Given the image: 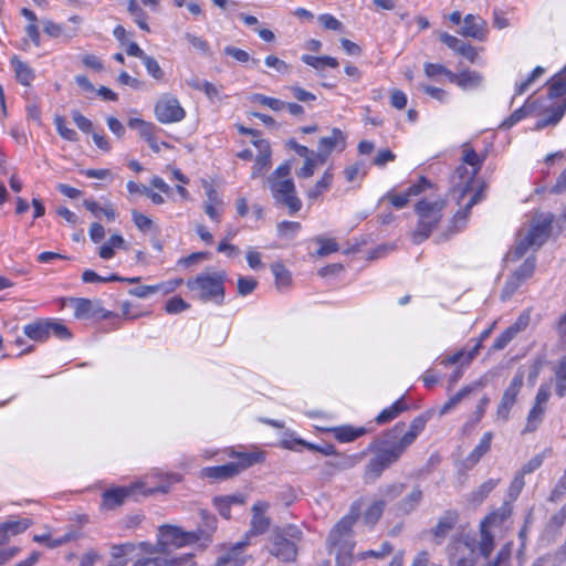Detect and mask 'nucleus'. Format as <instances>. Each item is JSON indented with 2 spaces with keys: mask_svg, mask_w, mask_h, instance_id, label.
<instances>
[{
  "mask_svg": "<svg viewBox=\"0 0 566 566\" xmlns=\"http://www.w3.org/2000/svg\"><path fill=\"white\" fill-rule=\"evenodd\" d=\"M485 21L478 15L467 14L460 34L467 38L483 40L485 38Z\"/></svg>",
  "mask_w": 566,
  "mask_h": 566,
  "instance_id": "nucleus-18",
  "label": "nucleus"
},
{
  "mask_svg": "<svg viewBox=\"0 0 566 566\" xmlns=\"http://www.w3.org/2000/svg\"><path fill=\"white\" fill-rule=\"evenodd\" d=\"M548 84L547 97L552 104L546 106L547 115L537 122V128L557 124L566 112V66Z\"/></svg>",
  "mask_w": 566,
  "mask_h": 566,
  "instance_id": "nucleus-3",
  "label": "nucleus"
},
{
  "mask_svg": "<svg viewBox=\"0 0 566 566\" xmlns=\"http://www.w3.org/2000/svg\"><path fill=\"white\" fill-rule=\"evenodd\" d=\"M190 560V554L175 558L146 557L136 560L132 566H184Z\"/></svg>",
  "mask_w": 566,
  "mask_h": 566,
  "instance_id": "nucleus-23",
  "label": "nucleus"
},
{
  "mask_svg": "<svg viewBox=\"0 0 566 566\" xmlns=\"http://www.w3.org/2000/svg\"><path fill=\"white\" fill-rule=\"evenodd\" d=\"M482 199V189L474 192V195L470 198L469 202L465 205L464 209L458 211L453 217V230L452 232H457L467 221L468 214L470 213L471 208L476 205Z\"/></svg>",
  "mask_w": 566,
  "mask_h": 566,
  "instance_id": "nucleus-32",
  "label": "nucleus"
},
{
  "mask_svg": "<svg viewBox=\"0 0 566 566\" xmlns=\"http://www.w3.org/2000/svg\"><path fill=\"white\" fill-rule=\"evenodd\" d=\"M266 549L275 557L283 553V533L279 527L272 531Z\"/></svg>",
  "mask_w": 566,
  "mask_h": 566,
  "instance_id": "nucleus-43",
  "label": "nucleus"
},
{
  "mask_svg": "<svg viewBox=\"0 0 566 566\" xmlns=\"http://www.w3.org/2000/svg\"><path fill=\"white\" fill-rule=\"evenodd\" d=\"M200 515L203 528H198L197 531L205 532L206 535L201 539L211 541V533L217 528V518L205 510L200 511Z\"/></svg>",
  "mask_w": 566,
  "mask_h": 566,
  "instance_id": "nucleus-49",
  "label": "nucleus"
},
{
  "mask_svg": "<svg viewBox=\"0 0 566 566\" xmlns=\"http://www.w3.org/2000/svg\"><path fill=\"white\" fill-rule=\"evenodd\" d=\"M492 432H485L481 438L479 444L472 450V452L467 457V463L475 465L480 459L489 452L491 448Z\"/></svg>",
  "mask_w": 566,
  "mask_h": 566,
  "instance_id": "nucleus-30",
  "label": "nucleus"
},
{
  "mask_svg": "<svg viewBox=\"0 0 566 566\" xmlns=\"http://www.w3.org/2000/svg\"><path fill=\"white\" fill-rule=\"evenodd\" d=\"M335 438L339 442H352L355 439L366 433V429L363 427L354 428L350 426H343L334 429Z\"/></svg>",
  "mask_w": 566,
  "mask_h": 566,
  "instance_id": "nucleus-34",
  "label": "nucleus"
},
{
  "mask_svg": "<svg viewBox=\"0 0 566 566\" xmlns=\"http://www.w3.org/2000/svg\"><path fill=\"white\" fill-rule=\"evenodd\" d=\"M424 73L428 77H434L437 75H444L450 81V76L453 72L441 64L426 63L424 64Z\"/></svg>",
  "mask_w": 566,
  "mask_h": 566,
  "instance_id": "nucleus-64",
  "label": "nucleus"
},
{
  "mask_svg": "<svg viewBox=\"0 0 566 566\" xmlns=\"http://www.w3.org/2000/svg\"><path fill=\"white\" fill-rule=\"evenodd\" d=\"M11 66L14 71L15 78L20 84L28 86L34 80L33 70L17 56L11 59Z\"/></svg>",
  "mask_w": 566,
  "mask_h": 566,
  "instance_id": "nucleus-27",
  "label": "nucleus"
},
{
  "mask_svg": "<svg viewBox=\"0 0 566 566\" xmlns=\"http://www.w3.org/2000/svg\"><path fill=\"white\" fill-rule=\"evenodd\" d=\"M285 207L291 214L298 212L302 208V201L296 196L294 184L290 179H285Z\"/></svg>",
  "mask_w": 566,
  "mask_h": 566,
  "instance_id": "nucleus-33",
  "label": "nucleus"
},
{
  "mask_svg": "<svg viewBox=\"0 0 566 566\" xmlns=\"http://www.w3.org/2000/svg\"><path fill=\"white\" fill-rule=\"evenodd\" d=\"M24 335L35 342H45L49 338L48 319H38L23 328Z\"/></svg>",
  "mask_w": 566,
  "mask_h": 566,
  "instance_id": "nucleus-26",
  "label": "nucleus"
},
{
  "mask_svg": "<svg viewBox=\"0 0 566 566\" xmlns=\"http://www.w3.org/2000/svg\"><path fill=\"white\" fill-rule=\"evenodd\" d=\"M54 124H55L57 133L60 134V136L62 138H64L66 140H70V142L77 140V138H78L77 133L74 129L69 128L65 125V120H64V118L62 116H56L54 118Z\"/></svg>",
  "mask_w": 566,
  "mask_h": 566,
  "instance_id": "nucleus-53",
  "label": "nucleus"
},
{
  "mask_svg": "<svg viewBox=\"0 0 566 566\" xmlns=\"http://www.w3.org/2000/svg\"><path fill=\"white\" fill-rule=\"evenodd\" d=\"M385 506V500H377L373 502L363 515L365 524L374 526L381 517Z\"/></svg>",
  "mask_w": 566,
  "mask_h": 566,
  "instance_id": "nucleus-35",
  "label": "nucleus"
},
{
  "mask_svg": "<svg viewBox=\"0 0 566 566\" xmlns=\"http://www.w3.org/2000/svg\"><path fill=\"white\" fill-rule=\"evenodd\" d=\"M554 221L552 213L541 214L533 220L532 226L525 233L518 234V241L511 254L513 260H520L532 247H541L549 235L551 226Z\"/></svg>",
  "mask_w": 566,
  "mask_h": 566,
  "instance_id": "nucleus-5",
  "label": "nucleus"
},
{
  "mask_svg": "<svg viewBox=\"0 0 566 566\" xmlns=\"http://www.w3.org/2000/svg\"><path fill=\"white\" fill-rule=\"evenodd\" d=\"M484 384L480 380L472 385L464 386L455 395H453L440 409V415H446L452 410L460 401L468 397L475 388L483 387Z\"/></svg>",
  "mask_w": 566,
  "mask_h": 566,
  "instance_id": "nucleus-29",
  "label": "nucleus"
},
{
  "mask_svg": "<svg viewBox=\"0 0 566 566\" xmlns=\"http://www.w3.org/2000/svg\"><path fill=\"white\" fill-rule=\"evenodd\" d=\"M345 145L346 139L342 130L333 128L329 136H325L319 139L317 148L331 154L334 149L342 151L345 148Z\"/></svg>",
  "mask_w": 566,
  "mask_h": 566,
  "instance_id": "nucleus-25",
  "label": "nucleus"
},
{
  "mask_svg": "<svg viewBox=\"0 0 566 566\" xmlns=\"http://www.w3.org/2000/svg\"><path fill=\"white\" fill-rule=\"evenodd\" d=\"M447 202L443 199L436 201L420 200L417 202L415 210L419 217L416 229L412 232V241L419 244L427 240L442 217V210Z\"/></svg>",
  "mask_w": 566,
  "mask_h": 566,
  "instance_id": "nucleus-2",
  "label": "nucleus"
},
{
  "mask_svg": "<svg viewBox=\"0 0 566 566\" xmlns=\"http://www.w3.org/2000/svg\"><path fill=\"white\" fill-rule=\"evenodd\" d=\"M428 420L429 416L419 415L411 421L408 430H405V422H397L391 429L387 430L381 439L382 447L378 449L366 465V479L375 481L387 468L397 462L424 430Z\"/></svg>",
  "mask_w": 566,
  "mask_h": 566,
  "instance_id": "nucleus-1",
  "label": "nucleus"
},
{
  "mask_svg": "<svg viewBox=\"0 0 566 566\" xmlns=\"http://www.w3.org/2000/svg\"><path fill=\"white\" fill-rule=\"evenodd\" d=\"M268 507H269V504L265 502H256L252 506L253 515L251 518V528L247 533L245 539L249 541V536L260 535V534L265 533L269 530V527L271 525V521L264 514L265 511L268 510Z\"/></svg>",
  "mask_w": 566,
  "mask_h": 566,
  "instance_id": "nucleus-14",
  "label": "nucleus"
},
{
  "mask_svg": "<svg viewBox=\"0 0 566 566\" xmlns=\"http://www.w3.org/2000/svg\"><path fill=\"white\" fill-rule=\"evenodd\" d=\"M545 72V70L542 67V66H536L533 72L531 73V75L523 82H521L520 84L516 85V88H515V94L516 95H522L524 92H526V90L530 87V85L536 80L541 75H543Z\"/></svg>",
  "mask_w": 566,
  "mask_h": 566,
  "instance_id": "nucleus-63",
  "label": "nucleus"
},
{
  "mask_svg": "<svg viewBox=\"0 0 566 566\" xmlns=\"http://www.w3.org/2000/svg\"><path fill=\"white\" fill-rule=\"evenodd\" d=\"M258 286V281L252 276H239L238 293L241 296L251 294Z\"/></svg>",
  "mask_w": 566,
  "mask_h": 566,
  "instance_id": "nucleus-59",
  "label": "nucleus"
},
{
  "mask_svg": "<svg viewBox=\"0 0 566 566\" xmlns=\"http://www.w3.org/2000/svg\"><path fill=\"white\" fill-rule=\"evenodd\" d=\"M188 85L197 91H202L211 101L219 97L220 90L211 82L193 77L187 81Z\"/></svg>",
  "mask_w": 566,
  "mask_h": 566,
  "instance_id": "nucleus-37",
  "label": "nucleus"
},
{
  "mask_svg": "<svg viewBox=\"0 0 566 566\" xmlns=\"http://www.w3.org/2000/svg\"><path fill=\"white\" fill-rule=\"evenodd\" d=\"M265 185L269 187L272 197L277 205L283 203V164L266 178Z\"/></svg>",
  "mask_w": 566,
  "mask_h": 566,
  "instance_id": "nucleus-24",
  "label": "nucleus"
},
{
  "mask_svg": "<svg viewBox=\"0 0 566 566\" xmlns=\"http://www.w3.org/2000/svg\"><path fill=\"white\" fill-rule=\"evenodd\" d=\"M440 40L451 50L457 52L458 54L464 56L471 63H475L479 59V53L474 46L469 43L463 42L462 40L453 36L449 33H442L440 35Z\"/></svg>",
  "mask_w": 566,
  "mask_h": 566,
  "instance_id": "nucleus-17",
  "label": "nucleus"
},
{
  "mask_svg": "<svg viewBox=\"0 0 566 566\" xmlns=\"http://www.w3.org/2000/svg\"><path fill=\"white\" fill-rule=\"evenodd\" d=\"M143 63L150 76H153L155 80H163L164 71L153 56L147 55L144 57Z\"/></svg>",
  "mask_w": 566,
  "mask_h": 566,
  "instance_id": "nucleus-62",
  "label": "nucleus"
},
{
  "mask_svg": "<svg viewBox=\"0 0 566 566\" xmlns=\"http://www.w3.org/2000/svg\"><path fill=\"white\" fill-rule=\"evenodd\" d=\"M1 524L3 525L2 528H4L8 535L11 537L23 533L31 526L32 522L29 518H22L18 521H6Z\"/></svg>",
  "mask_w": 566,
  "mask_h": 566,
  "instance_id": "nucleus-45",
  "label": "nucleus"
},
{
  "mask_svg": "<svg viewBox=\"0 0 566 566\" xmlns=\"http://www.w3.org/2000/svg\"><path fill=\"white\" fill-rule=\"evenodd\" d=\"M476 175V170L473 168H467L464 164L460 165L454 170L451 177V181L453 185V191L458 190L460 192L459 200H461L471 190V185Z\"/></svg>",
  "mask_w": 566,
  "mask_h": 566,
  "instance_id": "nucleus-15",
  "label": "nucleus"
},
{
  "mask_svg": "<svg viewBox=\"0 0 566 566\" xmlns=\"http://www.w3.org/2000/svg\"><path fill=\"white\" fill-rule=\"evenodd\" d=\"M499 480L490 479L482 483L475 491L471 493V501L481 503L490 492L497 485Z\"/></svg>",
  "mask_w": 566,
  "mask_h": 566,
  "instance_id": "nucleus-46",
  "label": "nucleus"
},
{
  "mask_svg": "<svg viewBox=\"0 0 566 566\" xmlns=\"http://www.w3.org/2000/svg\"><path fill=\"white\" fill-rule=\"evenodd\" d=\"M513 544L511 542L502 545L492 560L486 562L485 566H510Z\"/></svg>",
  "mask_w": 566,
  "mask_h": 566,
  "instance_id": "nucleus-40",
  "label": "nucleus"
},
{
  "mask_svg": "<svg viewBox=\"0 0 566 566\" xmlns=\"http://www.w3.org/2000/svg\"><path fill=\"white\" fill-rule=\"evenodd\" d=\"M522 281L515 276L514 274H512L505 282L502 291H501V294H500V297L502 301H507L509 298L512 297V295L520 289V286L522 285Z\"/></svg>",
  "mask_w": 566,
  "mask_h": 566,
  "instance_id": "nucleus-51",
  "label": "nucleus"
},
{
  "mask_svg": "<svg viewBox=\"0 0 566 566\" xmlns=\"http://www.w3.org/2000/svg\"><path fill=\"white\" fill-rule=\"evenodd\" d=\"M462 159L464 165L471 166V168L479 172L483 164L484 157L481 158L474 149L465 147L463 149Z\"/></svg>",
  "mask_w": 566,
  "mask_h": 566,
  "instance_id": "nucleus-54",
  "label": "nucleus"
},
{
  "mask_svg": "<svg viewBox=\"0 0 566 566\" xmlns=\"http://www.w3.org/2000/svg\"><path fill=\"white\" fill-rule=\"evenodd\" d=\"M315 242L319 244V248L315 252L317 256H326L333 252H337L339 247L334 239H325L318 237L315 239Z\"/></svg>",
  "mask_w": 566,
  "mask_h": 566,
  "instance_id": "nucleus-50",
  "label": "nucleus"
},
{
  "mask_svg": "<svg viewBox=\"0 0 566 566\" xmlns=\"http://www.w3.org/2000/svg\"><path fill=\"white\" fill-rule=\"evenodd\" d=\"M128 12L134 17L135 22L142 30L149 31L147 14L135 0H130L127 7Z\"/></svg>",
  "mask_w": 566,
  "mask_h": 566,
  "instance_id": "nucleus-44",
  "label": "nucleus"
},
{
  "mask_svg": "<svg viewBox=\"0 0 566 566\" xmlns=\"http://www.w3.org/2000/svg\"><path fill=\"white\" fill-rule=\"evenodd\" d=\"M333 174L326 170L322 178L307 190V197L312 200L318 198L324 191L328 190L332 186Z\"/></svg>",
  "mask_w": 566,
  "mask_h": 566,
  "instance_id": "nucleus-39",
  "label": "nucleus"
},
{
  "mask_svg": "<svg viewBox=\"0 0 566 566\" xmlns=\"http://www.w3.org/2000/svg\"><path fill=\"white\" fill-rule=\"evenodd\" d=\"M407 405L403 402L402 398L395 401L390 407L384 409L377 417V424H385L395 418H397L402 411L407 410Z\"/></svg>",
  "mask_w": 566,
  "mask_h": 566,
  "instance_id": "nucleus-31",
  "label": "nucleus"
},
{
  "mask_svg": "<svg viewBox=\"0 0 566 566\" xmlns=\"http://www.w3.org/2000/svg\"><path fill=\"white\" fill-rule=\"evenodd\" d=\"M512 514V507L509 503H504L499 510L485 516L481 522L488 526H499Z\"/></svg>",
  "mask_w": 566,
  "mask_h": 566,
  "instance_id": "nucleus-36",
  "label": "nucleus"
},
{
  "mask_svg": "<svg viewBox=\"0 0 566 566\" xmlns=\"http://www.w3.org/2000/svg\"><path fill=\"white\" fill-rule=\"evenodd\" d=\"M249 98L252 103L270 107L273 111H280L283 106V102H281L280 99L272 98L262 94H253Z\"/></svg>",
  "mask_w": 566,
  "mask_h": 566,
  "instance_id": "nucleus-57",
  "label": "nucleus"
},
{
  "mask_svg": "<svg viewBox=\"0 0 566 566\" xmlns=\"http://www.w3.org/2000/svg\"><path fill=\"white\" fill-rule=\"evenodd\" d=\"M74 315L77 318H94L101 316L102 318L112 317L114 314L104 310L99 301H91L87 298L74 300Z\"/></svg>",
  "mask_w": 566,
  "mask_h": 566,
  "instance_id": "nucleus-12",
  "label": "nucleus"
},
{
  "mask_svg": "<svg viewBox=\"0 0 566 566\" xmlns=\"http://www.w3.org/2000/svg\"><path fill=\"white\" fill-rule=\"evenodd\" d=\"M551 449H545L543 452L531 458L521 469L523 475L531 474L537 469H539L544 462V460L551 454Z\"/></svg>",
  "mask_w": 566,
  "mask_h": 566,
  "instance_id": "nucleus-42",
  "label": "nucleus"
},
{
  "mask_svg": "<svg viewBox=\"0 0 566 566\" xmlns=\"http://www.w3.org/2000/svg\"><path fill=\"white\" fill-rule=\"evenodd\" d=\"M155 115L160 123L170 124L181 122L186 112L176 97L166 94L156 103Z\"/></svg>",
  "mask_w": 566,
  "mask_h": 566,
  "instance_id": "nucleus-9",
  "label": "nucleus"
},
{
  "mask_svg": "<svg viewBox=\"0 0 566 566\" xmlns=\"http://www.w3.org/2000/svg\"><path fill=\"white\" fill-rule=\"evenodd\" d=\"M394 552V546L389 542H384L379 549H370L363 552L359 556L361 559L374 557L378 559H382L386 556L390 555Z\"/></svg>",
  "mask_w": 566,
  "mask_h": 566,
  "instance_id": "nucleus-55",
  "label": "nucleus"
},
{
  "mask_svg": "<svg viewBox=\"0 0 566 566\" xmlns=\"http://www.w3.org/2000/svg\"><path fill=\"white\" fill-rule=\"evenodd\" d=\"M422 497V491L417 486L397 504V510L402 514H410L420 505Z\"/></svg>",
  "mask_w": 566,
  "mask_h": 566,
  "instance_id": "nucleus-28",
  "label": "nucleus"
},
{
  "mask_svg": "<svg viewBox=\"0 0 566 566\" xmlns=\"http://www.w3.org/2000/svg\"><path fill=\"white\" fill-rule=\"evenodd\" d=\"M223 52L226 55L231 56L241 63H248L251 61L254 66H258L260 63L258 59H251L247 51L235 46H226Z\"/></svg>",
  "mask_w": 566,
  "mask_h": 566,
  "instance_id": "nucleus-48",
  "label": "nucleus"
},
{
  "mask_svg": "<svg viewBox=\"0 0 566 566\" xmlns=\"http://www.w3.org/2000/svg\"><path fill=\"white\" fill-rule=\"evenodd\" d=\"M48 329H49V337L51 335H54L60 339L71 338V332L69 331V328L64 324H62L57 321L48 319Z\"/></svg>",
  "mask_w": 566,
  "mask_h": 566,
  "instance_id": "nucleus-56",
  "label": "nucleus"
},
{
  "mask_svg": "<svg viewBox=\"0 0 566 566\" xmlns=\"http://www.w3.org/2000/svg\"><path fill=\"white\" fill-rule=\"evenodd\" d=\"M524 476L521 472H516L515 476L513 478L511 484H510V488H509V497L511 500H516L517 496L521 494L524 485H525V481H524Z\"/></svg>",
  "mask_w": 566,
  "mask_h": 566,
  "instance_id": "nucleus-61",
  "label": "nucleus"
},
{
  "mask_svg": "<svg viewBox=\"0 0 566 566\" xmlns=\"http://www.w3.org/2000/svg\"><path fill=\"white\" fill-rule=\"evenodd\" d=\"M251 143L259 149L260 155L256 157L255 165L268 168L270 165L271 151L269 143L264 139H252Z\"/></svg>",
  "mask_w": 566,
  "mask_h": 566,
  "instance_id": "nucleus-41",
  "label": "nucleus"
},
{
  "mask_svg": "<svg viewBox=\"0 0 566 566\" xmlns=\"http://www.w3.org/2000/svg\"><path fill=\"white\" fill-rule=\"evenodd\" d=\"M136 486H125L107 490L103 493V506L113 510L122 505L134 493Z\"/></svg>",
  "mask_w": 566,
  "mask_h": 566,
  "instance_id": "nucleus-20",
  "label": "nucleus"
},
{
  "mask_svg": "<svg viewBox=\"0 0 566 566\" xmlns=\"http://www.w3.org/2000/svg\"><path fill=\"white\" fill-rule=\"evenodd\" d=\"M301 60L305 64H307L318 71L323 70L325 66H329L333 69L338 66L337 60L335 57L327 56V55L326 56H313V55L304 54V55H302Z\"/></svg>",
  "mask_w": 566,
  "mask_h": 566,
  "instance_id": "nucleus-38",
  "label": "nucleus"
},
{
  "mask_svg": "<svg viewBox=\"0 0 566 566\" xmlns=\"http://www.w3.org/2000/svg\"><path fill=\"white\" fill-rule=\"evenodd\" d=\"M360 515V504H352L348 514L343 516L331 530L327 537L329 552L332 551H353L355 542L353 539V526Z\"/></svg>",
  "mask_w": 566,
  "mask_h": 566,
  "instance_id": "nucleus-4",
  "label": "nucleus"
},
{
  "mask_svg": "<svg viewBox=\"0 0 566 566\" xmlns=\"http://www.w3.org/2000/svg\"><path fill=\"white\" fill-rule=\"evenodd\" d=\"M450 566H475L478 563L476 538L465 535L452 542L448 548Z\"/></svg>",
  "mask_w": 566,
  "mask_h": 566,
  "instance_id": "nucleus-7",
  "label": "nucleus"
},
{
  "mask_svg": "<svg viewBox=\"0 0 566 566\" xmlns=\"http://www.w3.org/2000/svg\"><path fill=\"white\" fill-rule=\"evenodd\" d=\"M302 530L297 525H285V562H295L297 556V543L302 539Z\"/></svg>",
  "mask_w": 566,
  "mask_h": 566,
  "instance_id": "nucleus-19",
  "label": "nucleus"
},
{
  "mask_svg": "<svg viewBox=\"0 0 566 566\" xmlns=\"http://www.w3.org/2000/svg\"><path fill=\"white\" fill-rule=\"evenodd\" d=\"M224 272L202 273L187 281V287L197 293L203 302L213 301L221 304L224 297Z\"/></svg>",
  "mask_w": 566,
  "mask_h": 566,
  "instance_id": "nucleus-6",
  "label": "nucleus"
},
{
  "mask_svg": "<svg viewBox=\"0 0 566 566\" xmlns=\"http://www.w3.org/2000/svg\"><path fill=\"white\" fill-rule=\"evenodd\" d=\"M248 545L249 541L245 538L235 543L218 557L214 566H243L249 559V556L244 554V548Z\"/></svg>",
  "mask_w": 566,
  "mask_h": 566,
  "instance_id": "nucleus-11",
  "label": "nucleus"
},
{
  "mask_svg": "<svg viewBox=\"0 0 566 566\" xmlns=\"http://www.w3.org/2000/svg\"><path fill=\"white\" fill-rule=\"evenodd\" d=\"M82 280L85 283H104V282H115L123 280L122 277L117 276L116 274H113L111 276H101L93 270H85L82 274Z\"/></svg>",
  "mask_w": 566,
  "mask_h": 566,
  "instance_id": "nucleus-58",
  "label": "nucleus"
},
{
  "mask_svg": "<svg viewBox=\"0 0 566 566\" xmlns=\"http://www.w3.org/2000/svg\"><path fill=\"white\" fill-rule=\"evenodd\" d=\"M494 548V535L491 533L490 526L481 522L479 528V539H476V549L479 551V554L489 562V558Z\"/></svg>",
  "mask_w": 566,
  "mask_h": 566,
  "instance_id": "nucleus-21",
  "label": "nucleus"
},
{
  "mask_svg": "<svg viewBox=\"0 0 566 566\" xmlns=\"http://www.w3.org/2000/svg\"><path fill=\"white\" fill-rule=\"evenodd\" d=\"M206 478L213 480H227L240 473V465L229 462L223 465L208 467L202 470Z\"/></svg>",
  "mask_w": 566,
  "mask_h": 566,
  "instance_id": "nucleus-22",
  "label": "nucleus"
},
{
  "mask_svg": "<svg viewBox=\"0 0 566 566\" xmlns=\"http://www.w3.org/2000/svg\"><path fill=\"white\" fill-rule=\"evenodd\" d=\"M238 462H234L237 465H240V472L255 463H259L263 460L262 452H241L238 453Z\"/></svg>",
  "mask_w": 566,
  "mask_h": 566,
  "instance_id": "nucleus-47",
  "label": "nucleus"
},
{
  "mask_svg": "<svg viewBox=\"0 0 566 566\" xmlns=\"http://www.w3.org/2000/svg\"><path fill=\"white\" fill-rule=\"evenodd\" d=\"M450 82L464 91L476 90L482 86L484 76L475 70L465 69L459 73L453 72L450 76Z\"/></svg>",
  "mask_w": 566,
  "mask_h": 566,
  "instance_id": "nucleus-16",
  "label": "nucleus"
},
{
  "mask_svg": "<svg viewBox=\"0 0 566 566\" xmlns=\"http://www.w3.org/2000/svg\"><path fill=\"white\" fill-rule=\"evenodd\" d=\"M203 531L185 532L182 528L172 525H161L159 527V538L165 543V549L168 545L181 547L193 544L205 536Z\"/></svg>",
  "mask_w": 566,
  "mask_h": 566,
  "instance_id": "nucleus-8",
  "label": "nucleus"
},
{
  "mask_svg": "<svg viewBox=\"0 0 566 566\" xmlns=\"http://www.w3.org/2000/svg\"><path fill=\"white\" fill-rule=\"evenodd\" d=\"M459 521V513L455 510L446 511L439 518L436 526L431 530L434 543L440 545L455 527Z\"/></svg>",
  "mask_w": 566,
  "mask_h": 566,
  "instance_id": "nucleus-13",
  "label": "nucleus"
},
{
  "mask_svg": "<svg viewBox=\"0 0 566 566\" xmlns=\"http://www.w3.org/2000/svg\"><path fill=\"white\" fill-rule=\"evenodd\" d=\"M289 90L291 92V95L301 103L310 104L316 101L315 94L302 88L301 86L291 85Z\"/></svg>",
  "mask_w": 566,
  "mask_h": 566,
  "instance_id": "nucleus-60",
  "label": "nucleus"
},
{
  "mask_svg": "<svg viewBox=\"0 0 566 566\" xmlns=\"http://www.w3.org/2000/svg\"><path fill=\"white\" fill-rule=\"evenodd\" d=\"M524 375L523 373H517L509 387L504 390L500 405L497 406L496 417L502 421H506L510 416V411L512 407L516 402L517 395L520 394L523 387Z\"/></svg>",
  "mask_w": 566,
  "mask_h": 566,
  "instance_id": "nucleus-10",
  "label": "nucleus"
},
{
  "mask_svg": "<svg viewBox=\"0 0 566 566\" xmlns=\"http://www.w3.org/2000/svg\"><path fill=\"white\" fill-rule=\"evenodd\" d=\"M545 412V407L535 406L531 409L527 417V424L525 430L532 432L535 431L538 424L542 422L543 415Z\"/></svg>",
  "mask_w": 566,
  "mask_h": 566,
  "instance_id": "nucleus-52",
  "label": "nucleus"
}]
</instances>
